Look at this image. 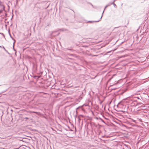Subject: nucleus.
Here are the masks:
<instances>
[{
  "mask_svg": "<svg viewBox=\"0 0 149 149\" xmlns=\"http://www.w3.org/2000/svg\"><path fill=\"white\" fill-rule=\"evenodd\" d=\"M3 9H2V10H0V13H2L3 11Z\"/></svg>",
  "mask_w": 149,
  "mask_h": 149,
  "instance_id": "3",
  "label": "nucleus"
},
{
  "mask_svg": "<svg viewBox=\"0 0 149 149\" xmlns=\"http://www.w3.org/2000/svg\"><path fill=\"white\" fill-rule=\"evenodd\" d=\"M0 6L2 7L1 8L3 9V10H5V6L3 4V3L1 1H0Z\"/></svg>",
  "mask_w": 149,
  "mask_h": 149,
  "instance_id": "1",
  "label": "nucleus"
},
{
  "mask_svg": "<svg viewBox=\"0 0 149 149\" xmlns=\"http://www.w3.org/2000/svg\"><path fill=\"white\" fill-rule=\"evenodd\" d=\"M29 113H31L33 112V113H36V112H35L29 111Z\"/></svg>",
  "mask_w": 149,
  "mask_h": 149,
  "instance_id": "2",
  "label": "nucleus"
}]
</instances>
